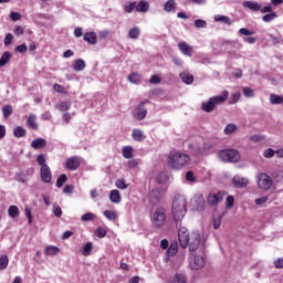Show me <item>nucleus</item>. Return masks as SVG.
Wrapping results in <instances>:
<instances>
[{
	"label": "nucleus",
	"mask_w": 283,
	"mask_h": 283,
	"mask_svg": "<svg viewBox=\"0 0 283 283\" xmlns=\"http://www.w3.org/2000/svg\"><path fill=\"white\" fill-rule=\"evenodd\" d=\"M172 220L178 227L187 216V199L184 196H176L171 206Z\"/></svg>",
	"instance_id": "1"
},
{
	"label": "nucleus",
	"mask_w": 283,
	"mask_h": 283,
	"mask_svg": "<svg viewBox=\"0 0 283 283\" xmlns=\"http://www.w3.org/2000/svg\"><path fill=\"white\" fill-rule=\"evenodd\" d=\"M229 98V92L223 91L220 95L210 97L207 102L201 104V109L207 114H211L218 105H222Z\"/></svg>",
	"instance_id": "2"
},
{
	"label": "nucleus",
	"mask_w": 283,
	"mask_h": 283,
	"mask_svg": "<svg viewBox=\"0 0 283 283\" xmlns=\"http://www.w3.org/2000/svg\"><path fill=\"white\" fill-rule=\"evenodd\" d=\"M189 160H191V158L187 154L172 153L168 157V167H170V169H184V167L189 165Z\"/></svg>",
	"instance_id": "3"
},
{
	"label": "nucleus",
	"mask_w": 283,
	"mask_h": 283,
	"mask_svg": "<svg viewBox=\"0 0 283 283\" xmlns=\"http://www.w3.org/2000/svg\"><path fill=\"white\" fill-rule=\"evenodd\" d=\"M36 163L40 166V178L42 182H44L45 185H50V182H52V170L50 169V166H48L45 155H38Z\"/></svg>",
	"instance_id": "4"
},
{
	"label": "nucleus",
	"mask_w": 283,
	"mask_h": 283,
	"mask_svg": "<svg viewBox=\"0 0 283 283\" xmlns=\"http://www.w3.org/2000/svg\"><path fill=\"white\" fill-rule=\"evenodd\" d=\"M150 222L154 229H163L167 222V213L165 208H157L150 216Z\"/></svg>",
	"instance_id": "5"
},
{
	"label": "nucleus",
	"mask_w": 283,
	"mask_h": 283,
	"mask_svg": "<svg viewBox=\"0 0 283 283\" xmlns=\"http://www.w3.org/2000/svg\"><path fill=\"white\" fill-rule=\"evenodd\" d=\"M220 160L223 163H239L240 161V151L237 149H224L218 153Z\"/></svg>",
	"instance_id": "6"
},
{
	"label": "nucleus",
	"mask_w": 283,
	"mask_h": 283,
	"mask_svg": "<svg viewBox=\"0 0 283 283\" xmlns=\"http://www.w3.org/2000/svg\"><path fill=\"white\" fill-rule=\"evenodd\" d=\"M256 185L261 191H269L273 187V179L266 172H261L256 177Z\"/></svg>",
	"instance_id": "7"
},
{
	"label": "nucleus",
	"mask_w": 283,
	"mask_h": 283,
	"mask_svg": "<svg viewBox=\"0 0 283 283\" xmlns=\"http://www.w3.org/2000/svg\"><path fill=\"white\" fill-rule=\"evenodd\" d=\"M200 240H202V235L200 234L199 231H192L190 234V240L188 242V249L190 251V253H193L196 251H198L199 247H200Z\"/></svg>",
	"instance_id": "8"
},
{
	"label": "nucleus",
	"mask_w": 283,
	"mask_h": 283,
	"mask_svg": "<svg viewBox=\"0 0 283 283\" xmlns=\"http://www.w3.org/2000/svg\"><path fill=\"white\" fill-rule=\"evenodd\" d=\"M205 258L201 255L190 254L189 256V266L192 271H200V269H205Z\"/></svg>",
	"instance_id": "9"
},
{
	"label": "nucleus",
	"mask_w": 283,
	"mask_h": 283,
	"mask_svg": "<svg viewBox=\"0 0 283 283\" xmlns=\"http://www.w3.org/2000/svg\"><path fill=\"white\" fill-rule=\"evenodd\" d=\"M178 240L181 249H187V247H189V241L191 240V235L189 234V230H187V228L179 227Z\"/></svg>",
	"instance_id": "10"
},
{
	"label": "nucleus",
	"mask_w": 283,
	"mask_h": 283,
	"mask_svg": "<svg viewBox=\"0 0 283 283\" xmlns=\"http://www.w3.org/2000/svg\"><path fill=\"white\" fill-rule=\"evenodd\" d=\"M149 103V99H146L138 104L136 108L132 112L133 118L135 120H144V118L147 116V108H145V104Z\"/></svg>",
	"instance_id": "11"
},
{
	"label": "nucleus",
	"mask_w": 283,
	"mask_h": 283,
	"mask_svg": "<svg viewBox=\"0 0 283 283\" xmlns=\"http://www.w3.org/2000/svg\"><path fill=\"white\" fill-rule=\"evenodd\" d=\"M83 163V158L81 157H76V156H72L69 157L65 161V168L69 171H76V169H78L81 167V164Z\"/></svg>",
	"instance_id": "12"
},
{
	"label": "nucleus",
	"mask_w": 283,
	"mask_h": 283,
	"mask_svg": "<svg viewBox=\"0 0 283 283\" xmlns=\"http://www.w3.org/2000/svg\"><path fill=\"white\" fill-rule=\"evenodd\" d=\"M224 200V191H219L218 193H210L207 198L209 207H216L219 202Z\"/></svg>",
	"instance_id": "13"
},
{
	"label": "nucleus",
	"mask_w": 283,
	"mask_h": 283,
	"mask_svg": "<svg viewBox=\"0 0 283 283\" xmlns=\"http://www.w3.org/2000/svg\"><path fill=\"white\" fill-rule=\"evenodd\" d=\"M232 185L237 189H244V187H249V179L247 177H241L237 175L232 179Z\"/></svg>",
	"instance_id": "14"
},
{
	"label": "nucleus",
	"mask_w": 283,
	"mask_h": 283,
	"mask_svg": "<svg viewBox=\"0 0 283 283\" xmlns=\"http://www.w3.org/2000/svg\"><path fill=\"white\" fill-rule=\"evenodd\" d=\"M161 198H163V192L160 191V189H153L148 195V200L150 205H158Z\"/></svg>",
	"instance_id": "15"
},
{
	"label": "nucleus",
	"mask_w": 283,
	"mask_h": 283,
	"mask_svg": "<svg viewBox=\"0 0 283 283\" xmlns=\"http://www.w3.org/2000/svg\"><path fill=\"white\" fill-rule=\"evenodd\" d=\"M178 48H179L180 52H182V54L185 56H192V54H193V46H189V44H187V42H180L178 44Z\"/></svg>",
	"instance_id": "16"
},
{
	"label": "nucleus",
	"mask_w": 283,
	"mask_h": 283,
	"mask_svg": "<svg viewBox=\"0 0 283 283\" xmlns=\"http://www.w3.org/2000/svg\"><path fill=\"white\" fill-rule=\"evenodd\" d=\"M135 10L136 12H142L144 14L149 12V2H147V0H140L136 2Z\"/></svg>",
	"instance_id": "17"
},
{
	"label": "nucleus",
	"mask_w": 283,
	"mask_h": 283,
	"mask_svg": "<svg viewBox=\"0 0 283 283\" xmlns=\"http://www.w3.org/2000/svg\"><path fill=\"white\" fill-rule=\"evenodd\" d=\"M243 8H248L249 10H252V12H260V10H262V4L255 1H244Z\"/></svg>",
	"instance_id": "18"
},
{
	"label": "nucleus",
	"mask_w": 283,
	"mask_h": 283,
	"mask_svg": "<svg viewBox=\"0 0 283 283\" xmlns=\"http://www.w3.org/2000/svg\"><path fill=\"white\" fill-rule=\"evenodd\" d=\"M109 200L113 202V205H120V201L123 198L120 197V191L114 189L109 192Z\"/></svg>",
	"instance_id": "19"
},
{
	"label": "nucleus",
	"mask_w": 283,
	"mask_h": 283,
	"mask_svg": "<svg viewBox=\"0 0 283 283\" xmlns=\"http://www.w3.org/2000/svg\"><path fill=\"white\" fill-rule=\"evenodd\" d=\"M48 145V142L44 138H35L31 142V147L33 149H43Z\"/></svg>",
	"instance_id": "20"
},
{
	"label": "nucleus",
	"mask_w": 283,
	"mask_h": 283,
	"mask_svg": "<svg viewBox=\"0 0 283 283\" xmlns=\"http://www.w3.org/2000/svg\"><path fill=\"white\" fill-rule=\"evenodd\" d=\"M132 137L137 143H143V140H145V138H146L145 133H143V130H140L138 128L133 129Z\"/></svg>",
	"instance_id": "21"
},
{
	"label": "nucleus",
	"mask_w": 283,
	"mask_h": 283,
	"mask_svg": "<svg viewBox=\"0 0 283 283\" xmlns=\"http://www.w3.org/2000/svg\"><path fill=\"white\" fill-rule=\"evenodd\" d=\"M140 38V28L139 27H133L128 31V39H132L133 41H136Z\"/></svg>",
	"instance_id": "22"
},
{
	"label": "nucleus",
	"mask_w": 283,
	"mask_h": 283,
	"mask_svg": "<svg viewBox=\"0 0 283 283\" xmlns=\"http://www.w3.org/2000/svg\"><path fill=\"white\" fill-rule=\"evenodd\" d=\"M27 125L30 127V129L36 130L39 129V123H36V115L31 114L29 115V118L27 119Z\"/></svg>",
	"instance_id": "23"
},
{
	"label": "nucleus",
	"mask_w": 283,
	"mask_h": 283,
	"mask_svg": "<svg viewBox=\"0 0 283 283\" xmlns=\"http://www.w3.org/2000/svg\"><path fill=\"white\" fill-rule=\"evenodd\" d=\"M84 41L91 45H96L97 35L94 32H88L83 35Z\"/></svg>",
	"instance_id": "24"
},
{
	"label": "nucleus",
	"mask_w": 283,
	"mask_h": 283,
	"mask_svg": "<svg viewBox=\"0 0 283 283\" xmlns=\"http://www.w3.org/2000/svg\"><path fill=\"white\" fill-rule=\"evenodd\" d=\"M168 283H187V276L182 273H177Z\"/></svg>",
	"instance_id": "25"
},
{
	"label": "nucleus",
	"mask_w": 283,
	"mask_h": 283,
	"mask_svg": "<svg viewBox=\"0 0 283 283\" xmlns=\"http://www.w3.org/2000/svg\"><path fill=\"white\" fill-rule=\"evenodd\" d=\"M178 253V242H172L166 251L167 258H174Z\"/></svg>",
	"instance_id": "26"
},
{
	"label": "nucleus",
	"mask_w": 283,
	"mask_h": 283,
	"mask_svg": "<svg viewBox=\"0 0 283 283\" xmlns=\"http://www.w3.org/2000/svg\"><path fill=\"white\" fill-rule=\"evenodd\" d=\"M10 59H12V53L6 51L0 57V67L8 65V63H10Z\"/></svg>",
	"instance_id": "27"
},
{
	"label": "nucleus",
	"mask_w": 283,
	"mask_h": 283,
	"mask_svg": "<svg viewBox=\"0 0 283 283\" xmlns=\"http://www.w3.org/2000/svg\"><path fill=\"white\" fill-rule=\"evenodd\" d=\"M216 23H224L226 25H231L233 22L231 21V18L227 15H214Z\"/></svg>",
	"instance_id": "28"
},
{
	"label": "nucleus",
	"mask_w": 283,
	"mask_h": 283,
	"mask_svg": "<svg viewBox=\"0 0 283 283\" xmlns=\"http://www.w3.org/2000/svg\"><path fill=\"white\" fill-rule=\"evenodd\" d=\"M270 103L271 105H283V95L271 94Z\"/></svg>",
	"instance_id": "29"
},
{
	"label": "nucleus",
	"mask_w": 283,
	"mask_h": 283,
	"mask_svg": "<svg viewBox=\"0 0 283 283\" xmlns=\"http://www.w3.org/2000/svg\"><path fill=\"white\" fill-rule=\"evenodd\" d=\"M25 134H28V130H25V128H23L22 126H17L13 129V136L15 138H24Z\"/></svg>",
	"instance_id": "30"
},
{
	"label": "nucleus",
	"mask_w": 283,
	"mask_h": 283,
	"mask_svg": "<svg viewBox=\"0 0 283 283\" xmlns=\"http://www.w3.org/2000/svg\"><path fill=\"white\" fill-rule=\"evenodd\" d=\"M180 78L186 85H191V83H193V75L187 72L180 73Z\"/></svg>",
	"instance_id": "31"
},
{
	"label": "nucleus",
	"mask_w": 283,
	"mask_h": 283,
	"mask_svg": "<svg viewBox=\"0 0 283 283\" xmlns=\"http://www.w3.org/2000/svg\"><path fill=\"white\" fill-rule=\"evenodd\" d=\"M59 251H60L59 247L49 245L45 248L44 255H48V256L57 255Z\"/></svg>",
	"instance_id": "32"
},
{
	"label": "nucleus",
	"mask_w": 283,
	"mask_h": 283,
	"mask_svg": "<svg viewBox=\"0 0 283 283\" xmlns=\"http://www.w3.org/2000/svg\"><path fill=\"white\" fill-rule=\"evenodd\" d=\"M73 70L75 72H83L85 70V60L78 59L75 61V64L73 65Z\"/></svg>",
	"instance_id": "33"
},
{
	"label": "nucleus",
	"mask_w": 283,
	"mask_h": 283,
	"mask_svg": "<svg viewBox=\"0 0 283 283\" xmlns=\"http://www.w3.org/2000/svg\"><path fill=\"white\" fill-rule=\"evenodd\" d=\"M122 154L124 158H134V148H132V146H125L122 150Z\"/></svg>",
	"instance_id": "34"
},
{
	"label": "nucleus",
	"mask_w": 283,
	"mask_h": 283,
	"mask_svg": "<svg viewBox=\"0 0 283 283\" xmlns=\"http://www.w3.org/2000/svg\"><path fill=\"white\" fill-rule=\"evenodd\" d=\"M164 10L165 12H174V10H176V0H168L164 4Z\"/></svg>",
	"instance_id": "35"
},
{
	"label": "nucleus",
	"mask_w": 283,
	"mask_h": 283,
	"mask_svg": "<svg viewBox=\"0 0 283 283\" xmlns=\"http://www.w3.org/2000/svg\"><path fill=\"white\" fill-rule=\"evenodd\" d=\"M94 249V243L92 242H87L82 250V255H84V258H87V255H90L92 253V250Z\"/></svg>",
	"instance_id": "36"
},
{
	"label": "nucleus",
	"mask_w": 283,
	"mask_h": 283,
	"mask_svg": "<svg viewBox=\"0 0 283 283\" xmlns=\"http://www.w3.org/2000/svg\"><path fill=\"white\" fill-rule=\"evenodd\" d=\"M56 109L60 112H67L70 107H72V103L70 102H61L60 104L55 105Z\"/></svg>",
	"instance_id": "37"
},
{
	"label": "nucleus",
	"mask_w": 283,
	"mask_h": 283,
	"mask_svg": "<svg viewBox=\"0 0 283 283\" xmlns=\"http://www.w3.org/2000/svg\"><path fill=\"white\" fill-rule=\"evenodd\" d=\"M12 105H4L2 106V114H3V118H10V116H12Z\"/></svg>",
	"instance_id": "38"
},
{
	"label": "nucleus",
	"mask_w": 283,
	"mask_h": 283,
	"mask_svg": "<svg viewBox=\"0 0 283 283\" xmlns=\"http://www.w3.org/2000/svg\"><path fill=\"white\" fill-rule=\"evenodd\" d=\"M9 262L10 259H8V255L0 256V271H6V269H8Z\"/></svg>",
	"instance_id": "39"
},
{
	"label": "nucleus",
	"mask_w": 283,
	"mask_h": 283,
	"mask_svg": "<svg viewBox=\"0 0 283 283\" xmlns=\"http://www.w3.org/2000/svg\"><path fill=\"white\" fill-rule=\"evenodd\" d=\"M238 129V126H235V124H228L224 127L223 133L226 134V136H230V134H234V132Z\"/></svg>",
	"instance_id": "40"
},
{
	"label": "nucleus",
	"mask_w": 283,
	"mask_h": 283,
	"mask_svg": "<svg viewBox=\"0 0 283 283\" xmlns=\"http://www.w3.org/2000/svg\"><path fill=\"white\" fill-rule=\"evenodd\" d=\"M274 19H277V13L275 12L266 13L262 17V21H264V23H271Z\"/></svg>",
	"instance_id": "41"
},
{
	"label": "nucleus",
	"mask_w": 283,
	"mask_h": 283,
	"mask_svg": "<svg viewBox=\"0 0 283 283\" xmlns=\"http://www.w3.org/2000/svg\"><path fill=\"white\" fill-rule=\"evenodd\" d=\"M251 143H263V140H266V136L261 134H255L250 136Z\"/></svg>",
	"instance_id": "42"
},
{
	"label": "nucleus",
	"mask_w": 283,
	"mask_h": 283,
	"mask_svg": "<svg viewBox=\"0 0 283 283\" xmlns=\"http://www.w3.org/2000/svg\"><path fill=\"white\" fill-rule=\"evenodd\" d=\"M15 180L17 182H21L22 185H25L28 182V177L23 174V171L17 172L15 174Z\"/></svg>",
	"instance_id": "43"
},
{
	"label": "nucleus",
	"mask_w": 283,
	"mask_h": 283,
	"mask_svg": "<svg viewBox=\"0 0 283 283\" xmlns=\"http://www.w3.org/2000/svg\"><path fill=\"white\" fill-rule=\"evenodd\" d=\"M8 213L10 218H19V208L17 206H10Z\"/></svg>",
	"instance_id": "44"
},
{
	"label": "nucleus",
	"mask_w": 283,
	"mask_h": 283,
	"mask_svg": "<svg viewBox=\"0 0 283 283\" xmlns=\"http://www.w3.org/2000/svg\"><path fill=\"white\" fill-rule=\"evenodd\" d=\"M67 182V175L63 174L61 175L57 180H56V187L57 189H61V187H63V185H65Z\"/></svg>",
	"instance_id": "45"
},
{
	"label": "nucleus",
	"mask_w": 283,
	"mask_h": 283,
	"mask_svg": "<svg viewBox=\"0 0 283 283\" xmlns=\"http://www.w3.org/2000/svg\"><path fill=\"white\" fill-rule=\"evenodd\" d=\"M96 216L92 212H86L81 217L82 222H92Z\"/></svg>",
	"instance_id": "46"
},
{
	"label": "nucleus",
	"mask_w": 283,
	"mask_h": 283,
	"mask_svg": "<svg viewBox=\"0 0 283 283\" xmlns=\"http://www.w3.org/2000/svg\"><path fill=\"white\" fill-rule=\"evenodd\" d=\"M104 216L105 218H107V220H116L118 218V216L116 214V211L114 210L104 211Z\"/></svg>",
	"instance_id": "47"
},
{
	"label": "nucleus",
	"mask_w": 283,
	"mask_h": 283,
	"mask_svg": "<svg viewBox=\"0 0 283 283\" xmlns=\"http://www.w3.org/2000/svg\"><path fill=\"white\" fill-rule=\"evenodd\" d=\"M243 94L247 98H253L255 96V92L251 87H243Z\"/></svg>",
	"instance_id": "48"
},
{
	"label": "nucleus",
	"mask_w": 283,
	"mask_h": 283,
	"mask_svg": "<svg viewBox=\"0 0 283 283\" xmlns=\"http://www.w3.org/2000/svg\"><path fill=\"white\" fill-rule=\"evenodd\" d=\"M129 83H140V74L138 73H132L128 75Z\"/></svg>",
	"instance_id": "49"
},
{
	"label": "nucleus",
	"mask_w": 283,
	"mask_h": 283,
	"mask_svg": "<svg viewBox=\"0 0 283 283\" xmlns=\"http://www.w3.org/2000/svg\"><path fill=\"white\" fill-rule=\"evenodd\" d=\"M270 39H271L273 45H280V44H282V42H283L282 35H276V36H275V35H273V34H271V35H270Z\"/></svg>",
	"instance_id": "50"
},
{
	"label": "nucleus",
	"mask_w": 283,
	"mask_h": 283,
	"mask_svg": "<svg viewBox=\"0 0 283 283\" xmlns=\"http://www.w3.org/2000/svg\"><path fill=\"white\" fill-rule=\"evenodd\" d=\"M115 187H117V189H127V187H129V185H127L125 182V179H118L116 182H115Z\"/></svg>",
	"instance_id": "51"
},
{
	"label": "nucleus",
	"mask_w": 283,
	"mask_h": 283,
	"mask_svg": "<svg viewBox=\"0 0 283 283\" xmlns=\"http://www.w3.org/2000/svg\"><path fill=\"white\" fill-rule=\"evenodd\" d=\"M239 34H241L242 36H253V34H255V32H253L247 28H242L239 30Z\"/></svg>",
	"instance_id": "52"
},
{
	"label": "nucleus",
	"mask_w": 283,
	"mask_h": 283,
	"mask_svg": "<svg viewBox=\"0 0 283 283\" xmlns=\"http://www.w3.org/2000/svg\"><path fill=\"white\" fill-rule=\"evenodd\" d=\"M273 156H275V150L273 148L263 150V158H273Z\"/></svg>",
	"instance_id": "53"
},
{
	"label": "nucleus",
	"mask_w": 283,
	"mask_h": 283,
	"mask_svg": "<svg viewBox=\"0 0 283 283\" xmlns=\"http://www.w3.org/2000/svg\"><path fill=\"white\" fill-rule=\"evenodd\" d=\"M254 202L258 207H262V205H266V202H269V197L264 196V197L258 198L255 199Z\"/></svg>",
	"instance_id": "54"
},
{
	"label": "nucleus",
	"mask_w": 283,
	"mask_h": 283,
	"mask_svg": "<svg viewBox=\"0 0 283 283\" xmlns=\"http://www.w3.org/2000/svg\"><path fill=\"white\" fill-rule=\"evenodd\" d=\"M233 205H235V198H233V196H228V197H227L226 209H231V208H233Z\"/></svg>",
	"instance_id": "55"
},
{
	"label": "nucleus",
	"mask_w": 283,
	"mask_h": 283,
	"mask_svg": "<svg viewBox=\"0 0 283 283\" xmlns=\"http://www.w3.org/2000/svg\"><path fill=\"white\" fill-rule=\"evenodd\" d=\"M53 214L55 216V218H61V216H63V210L61 209V207L54 205Z\"/></svg>",
	"instance_id": "56"
},
{
	"label": "nucleus",
	"mask_w": 283,
	"mask_h": 283,
	"mask_svg": "<svg viewBox=\"0 0 283 283\" xmlns=\"http://www.w3.org/2000/svg\"><path fill=\"white\" fill-rule=\"evenodd\" d=\"M134 9L136 10V2H130L129 4H126L124 7L125 12L130 14V12H134Z\"/></svg>",
	"instance_id": "57"
},
{
	"label": "nucleus",
	"mask_w": 283,
	"mask_h": 283,
	"mask_svg": "<svg viewBox=\"0 0 283 283\" xmlns=\"http://www.w3.org/2000/svg\"><path fill=\"white\" fill-rule=\"evenodd\" d=\"M95 235L97 238H105V235H107V231L105 229H103V228H97L95 230Z\"/></svg>",
	"instance_id": "58"
},
{
	"label": "nucleus",
	"mask_w": 283,
	"mask_h": 283,
	"mask_svg": "<svg viewBox=\"0 0 283 283\" xmlns=\"http://www.w3.org/2000/svg\"><path fill=\"white\" fill-rule=\"evenodd\" d=\"M13 39H14V35H12V33H8L4 36V46L8 48V45H11Z\"/></svg>",
	"instance_id": "59"
},
{
	"label": "nucleus",
	"mask_w": 283,
	"mask_h": 283,
	"mask_svg": "<svg viewBox=\"0 0 283 283\" xmlns=\"http://www.w3.org/2000/svg\"><path fill=\"white\" fill-rule=\"evenodd\" d=\"M53 90L57 92V94H65V87L61 84H54Z\"/></svg>",
	"instance_id": "60"
},
{
	"label": "nucleus",
	"mask_w": 283,
	"mask_h": 283,
	"mask_svg": "<svg viewBox=\"0 0 283 283\" xmlns=\"http://www.w3.org/2000/svg\"><path fill=\"white\" fill-rule=\"evenodd\" d=\"M240 101V93H233L230 98V104L235 105Z\"/></svg>",
	"instance_id": "61"
},
{
	"label": "nucleus",
	"mask_w": 283,
	"mask_h": 283,
	"mask_svg": "<svg viewBox=\"0 0 283 283\" xmlns=\"http://www.w3.org/2000/svg\"><path fill=\"white\" fill-rule=\"evenodd\" d=\"M195 28H207V21L199 19L195 21Z\"/></svg>",
	"instance_id": "62"
},
{
	"label": "nucleus",
	"mask_w": 283,
	"mask_h": 283,
	"mask_svg": "<svg viewBox=\"0 0 283 283\" xmlns=\"http://www.w3.org/2000/svg\"><path fill=\"white\" fill-rule=\"evenodd\" d=\"M186 180L188 182H196V176H193V171L186 172Z\"/></svg>",
	"instance_id": "63"
},
{
	"label": "nucleus",
	"mask_w": 283,
	"mask_h": 283,
	"mask_svg": "<svg viewBox=\"0 0 283 283\" xmlns=\"http://www.w3.org/2000/svg\"><path fill=\"white\" fill-rule=\"evenodd\" d=\"M275 269H283V259H277L274 261Z\"/></svg>",
	"instance_id": "64"
}]
</instances>
